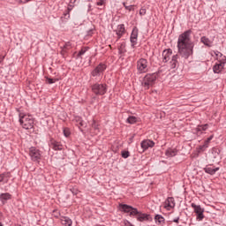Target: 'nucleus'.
Listing matches in <instances>:
<instances>
[{"mask_svg": "<svg viewBox=\"0 0 226 226\" xmlns=\"http://www.w3.org/2000/svg\"><path fill=\"white\" fill-rule=\"evenodd\" d=\"M64 137H68L69 135H71L69 128H64Z\"/></svg>", "mask_w": 226, "mask_h": 226, "instance_id": "nucleus-34", "label": "nucleus"}, {"mask_svg": "<svg viewBox=\"0 0 226 226\" xmlns=\"http://www.w3.org/2000/svg\"><path fill=\"white\" fill-rule=\"evenodd\" d=\"M192 30H187L178 36V54L188 59L193 54V42L192 41Z\"/></svg>", "mask_w": 226, "mask_h": 226, "instance_id": "nucleus-1", "label": "nucleus"}, {"mask_svg": "<svg viewBox=\"0 0 226 226\" xmlns=\"http://www.w3.org/2000/svg\"><path fill=\"white\" fill-rule=\"evenodd\" d=\"M176 154H177V150L176 148H169L166 151V156L172 157V156H176Z\"/></svg>", "mask_w": 226, "mask_h": 226, "instance_id": "nucleus-23", "label": "nucleus"}, {"mask_svg": "<svg viewBox=\"0 0 226 226\" xmlns=\"http://www.w3.org/2000/svg\"><path fill=\"white\" fill-rule=\"evenodd\" d=\"M93 130H94V134L95 135H98V133H100V129L97 127V125H96V124L94 122L92 124L91 132H93Z\"/></svg>", "mask_w": 226, "mask_h": 226, "instance_id": "nucleus-29", "label": "nucleus"}, {"mask_svg": "<svg viewBox=\"0 0 226 226\" xmlns=\"http://www.w3.org/2000/svg\"><path fill=\"white\" fill-rule=\"evenodd\" d=\"M146 14V9H140L139 15H145Z\"/></svg>", "mask_w": 226, "mask_h": 226, "instance_id": "nucleus-40", "label": "nucleus"}, {"mask_svg": "<svg viewBox=\"0 0 226 226\" xmlns=\"http://www.w3.org/2000/svg\"><path fill=\"white\" fill-rule=\"evenodd\" d=\"M92 92L97 96H103L107 93V85L95 83L92 86Z\"/></svg>", "mask_w": 226, "mask_h": 226, "instance_id": "nucleus-6", "label": "nucleus"}, {"mask_svg": "<svg viewBox=\"0 0 226 226\" xmlns=\"http://www.w3.org/2000/svg\"><path fill=\"white\" fill-rule=\"evenodd\" d=\"M10 199H11V194L8 192L0 194V200L3 204H6V201L10 200Z\"/></svg>", "mask_w": 226, "mask_h": 226, "instance_id": "nucleus-19", "label": "nucleus"}, {"mask_svg": "<svg viewBox=\"0 0 226 226\" xmlns=\"http://www.w3.org/2000/svg\"><path fill=\"white\" fill-rule=\"evenodd\" d=\"M213 135L210 136L209 138H207V139L205 141V143H207L209 146V142H211V140H213Z\"/></svg>", "mask_w": 226, "mask_h": 226, "instance_id": "nucleus-37", "label": "nucleus"}, {"mask_svg": "<svg viewBox=\"0 0 226 226\" xmlns=\"http://www.w3.org/2000/svg\"><path fill=\"white\" fill-rule=\"evenodd\" d=\"M120 208L124 213H130L131 216H136L139 222H147L149 220V215L142 214L137 208H133L128 205H120Z\"/></svg>", "mask_w": 226, "mask_h": 226, "instance_id": "nucleus-2", "label": "nucleus"}, {"mask_svg": "<svg viewBox=\"0 0 226 226\" xmlns=\"http://www.w3.org/2000/svg\"><path fill=\"white\" fill-rule=\"evenodd\" d=\"M64 15L66 19H70V11L65 12Z\"/></svg>", "mask_w": 226, "mask_h": 226, "instance_id": "nucleus-41", "label": "nucleus"}, {"mask_svg": "<svg viewBox=\"0 0 226 226\" xmlns=\"http://www.w3.org/2000/svg\"><path fill=\"white\" fill-rule=\"evenodd\" d=\"M0 226H3V223L0 222Z\"/></svg>", "mask_w": 226, "mask_h": 226, "instance_id": "nucleus-48", "label": "nucleus"}, {"mask_svg": "<svg viewBox=\"0 0 226 226\" xmlns=\"http://www.w3.org/2000/svg\"><path fill=\"white\" fill-rule=\"evenodd\" d=\"M124 6L125 8V10H128L129 11H132V10H133V5H126V3H124Z\"/></svg>", "mask_w": 226, "mask_h": 226, "instance_id": "nucleus-35", "label": "nucleus"}, {"mask_svg": "<svg viewBox=\"0 0 226 226\" xmlns=\"http://www.w3.org/2000/svg\"><path fill=\"white\" fill-rule=\"evenodd\" d=\"M209 147V145L207 143H204V145L200 146L198 149V153H202L205 149H207Z\"/></svg>", "mask_w": 226, "mask_h": 226, "instance_id": "nucleus-26", "label": "nucleus"}, {"mask_svg": "<svg viewBox=\"0 0 226 226\" xmlns=\"http://www.w3.org/2000/svg\"><path fill=\"white\" fill-rule=\"evenodd\" d=\"M224 66L225 62L219 61V63H216L213 67L214 73H221Z\"/></svg>", "mask_w": 226, "mask_h": 226, "instance_id": "nucleus-15", "label": "nucleus"}, {"mask_svg": "<svg viewBox=\"0 0 226 226\" xmlns=\"http://www.w3.org/2000/svg\"><path fill=\"white\" fill-rule=\"evenodd\" d=\"M107 70V65L103 64H100L93 72H92V77H95V80H101L102 79V73H103V71Z\"/></svg>", "mask_w": 226, "mask_h": 226, "instance_id": "nucleus-7", "label": "nucleus"}, {"mask_svg": "<svg viewBox=\"0 0 226 226\" xmlns=\"http://www.w3.org/2000/svg\"><path fill=\"white\" fill-rule=\"evenodd\" d=\"M138 38H139V28L134 27L132 29V32L131 37H130V41H131V43H132V47H135V45H137Z\"/></svg>", "mask_w": 226, "mask_h": 226, "instance_id": "nucleus-10", "label": "nucleus"}, {"mask_svg": "<svg viewBox=\"0 0 226 226\" xmlns=\"http://www.w3.org/2000/svg\"><path fill=\"white\" fill-rule=\"evenodd\" d=\"M19 123L25 130H31L34 125V119L31 115L19 113Z\"/></svg>", "mask_w": 226, "mask_h": 226, "instance_id": "nucleus-3", "label": "nucleus"}, {"mask_svg": "<svg viewBox=\"0 0 226 226\" xmlns=\"http://www.w3.org/2000/svg\"><path fill=\"white\" fill-rule=\"evenodd\" d=\"M200 41L203 43V45H206V47H213V40H210L206 36H202L200 38Z\"/></svg>", "mask_w": 226, "mask_h": 226, "instance_id": "nucleus-18", "label": "nucleus"}, {"mask_svg": "<svg viewBox=\"0 0 226 226\" xmlns=\"http://www.w3.org/2000/svg\"><path fill=\"white\" fill-rule=\"evenodd\" d=\"M104 3L105 2L103 0H100L99 2H97V6H103Z\"/></svg>", "mask_w": 226, "mask_h": 226, "instance_id": "nucleus-39", "label": "nucleus"}, {"mask_svg": "<svg viewBox=\"0 0 226 226\" xmlns=\"http://www.w3.org/2000/svg\"><path fill=\"white\" fill-rule=\"evenodd\" d=\"M87 50H89V48L81 49V50L78 54V57H80V56H84L86 52H87Z\"/></svg>", "mask_w": 226, "mask_h": 226, "instance_id": "nucleus-32", "label": "nucleus"}, {"mask_svg": "<svg viewBox=\"0 0 226 226\" xmlns=\"http://www.w3.org/2000/svg\"><path fill=\"white\" fill-rule=\"evenodd\" d=\"M3 220V213L0 212V222Z\"/></svg>", "mask_w": 226, "mask_h": 226, "instance_id": "nucleus-43", "label": "nucleus"}, {"mask_svg": "<svg viewBox=\"0 0 226 226\" xmlns=\"http://www.w3.org/2000/svg\"><path fill=\"white\" fill-rule=\"evenodd\" d=\"M216 56H217V57H218L219 56H222V53L218 52V53L216 54Z\"/></svg>", "mask_w": 226, "mask_h": 226, "instance_id": "nucleus-46", "label": "nucleus"}, {"mask_svg": "<svg viewBox=\"0 0 226 226\" xmlns=\"http://www.w3.org/2000/svg\"><path fill=\"white\" fill-rule=\"evenodd\" d=\"M157 75L153 73V74H147L141 85L143 86L144 89H149V87H153L154 86V82H156Z\"/></svg>", "mask_w": 226, "mask_h": 226, "instance_id": "nucleus-4", "label": "nucleus"}, {"mask_svg": "<svg viewBox=\"0 0 226 226\" xmlns=\"http://www.w3.org/2000/svg\"><path fill=\"white\" fill-rule=\"evenodd\" d=\"M115 33L117 36V40L123 37V35L126 33V28H124V25H118L117 29L115 30Z\"/></svg>", "mask_w": 226, "mask_h": 226, "instance_id": "nucleus-13", "label": "nucleus"}, {"mask_svg": "<svg viewBox=\"0 0 226 226\" xmlns=\"http://www.w3.org/2000/svg\"><path fill=\"white\" fill-rule=\"evenodd\" d=\"M173 222H175V223H177L179 222V219H175Z\"/></svg>", "mask_w": 226, "mask_h": 226, "instance_id": "nucleus-44", "label": "nucleus"}, {"mask_svg": "<svg viewBox=\"0 0 226 226\" xmlns=\"http://www.w3.org/2000/svg\"><path fill=\"white\" fill-rule=\"evenodd\" d=\"M127 123H129V124H135V123H139V118H137L136 117L131 116L127 118Z\"/></svg>", "mask_w": 226, "mask_h": 226, "instance_id": "nucleus-24", "label": "nucleus"}, {"mask_svg": "<svg viewBox=\"0 0 226 226\" xmlns=\"http://www.w3.org/2000/svg\"><path fill=\"white\" fill-rule=\"evenodd\" d=\"M135 136H132L131 139H130V142H133V138H134Z\"/></svg>", "mask_w": 226, "mask_h": 226, "instance_id": "nucleus-45", "label": "nucleus"}, {"mask_svg": "<svg viewBox=\"0 0 226 226\" xmlns=\"http://www.w3.org/2000/svg\"><path fill=\"white\" fill-rule=\"evenodd\" d=\"M62 222V225L64 226H72V224L73 223V222H72V219H70V217H63L61 219Z\"/></svg>", "mask_w": 226, "mask_h": 226, "instance_id": "nucleus-22", "label": "nucleus"}, {"mask_svg": "<svg viewBox=\"0 0 226 226\" xmlns=\"http://www.w3.org/2000/svg\"><path fill=\"white\" fill-rule=\"evenodd\" d=\"M46 82H47V84H55V82H57V79L47 78Z\"/></svg>", "mask_w": 226, "mask_h": 226, "instance_id": "nucleus-33", "label": "nucleus"}, {"mask_svg": "<svg viewBox=\"0 0 226 226\" xmlns=\"http://www.w3.org/2000/svg\"><path fill=\"white\" fill-rule=\"evenodd\" d=\"M75 122L77 123V126H84V122L80 117H76Z\"/></svg>", "mask_w": 226, "mask_h": 226, "instance_id": "nucleus-27", "label": "nucleus"}, {"mask_svg": "<svg viewBox=\"0 0 226 226\" xmlns=\"http://www.w3.org/2000/svg\"><path fill=\"white\" fill-rule=\"evenodd\" d=\"M204 170L207 174H210L211 176H214V174H216L218 170H220V168H213L211 166H207L204 168Z\"/></svg>", "mask_w": 226, "mask_h": 226, "instance_id": "nucleus-17", "label": "nucleus"}, {"mask_svg": "<svg viewBox=\"0 0 226 226\" xmlns=\"http://www.w3.org/2000/svg\"><path fill=\"white\" fill-rule=\"evenodd\" d=\"M140 146L143 148V151H147L149 147H154V142L151 139H144L141 141Z\"/></svg>", "mask_w": 226, "mask_h": 226, "instance_id": "nucleus-14", "label": "nucleus"}, {"mask_svg": "<svg viewBox=\"0 0 226 226\" xmlns=\"http://www.w3.org/2000/svg\"><path fill=\"white\" fill-rule=\"evenodd\" d=\"M154 222L157 225H163L165 223V218L160 215L154 216Z\"/></svg>", "mask_w": 226, "mask_h": 226, "instance_id": "nucleus-20", "label": "nucleus"}, {"mask_svg": "<svg viewBox=\"0 0 226 226\" xmlns=\"http://www.w3.org/2000/svg\"><path fill=\"white\" fill-rule=\"evenodd\" d=\"M170 56H172V49H164L162 51V61L163 63H168L169 60L170 59Z\"/></svg>", "mask_w": 226, "mask_h": 226, "instance_id": "nucleus-16", "label": "nucleus"}, {"mask_svg": "<svg viewBox=\"0 0 226 226\" xmlns=\"http://www.w3.org/2000/svg\"><path fill=\"white\" fill-rule=\"evenodd\" d=\"M77 0H71L69 4H72L73 6V4H75Z\"/></svg>", "mask_w": 226, "mask_h": 226, "instance_id": "nucleus-42", "label": "nucleus"}, {"mask_svg": "<svg viewBox=\"0 0 226 226\" xmlns=\"http://www.w3.org/2000/svg\"><path fill=\"white\" fill-rule=\"evenodd\" d=\"M207 124H204V125H199L197 127V132H206V130L207 129Z\"/></svg>", "mask_w": 226, "mask_h": 226, "instance_id": "nucleus-30", "label": "nucleus"}, {"mask_svg": "<svg viewBox=\"0 0 226 226\" xmlns=\"http://www.w3.org/2000/svg\"><path fill=\"white\" fill-rule=\"evenodd\" d=\"M118 50H119L120 54H124V52H126V43L123 42L119 46Z\"/></svg>", "mask_w": 226, "mask_h": 226, "instance_id": "nucleus-25", "label": "nucleus"}, {"mask_svg": "<svg viewBox=\"0 0 226 226\" xmlns=\"http://www.w3.org/2000/svg\"><path fill=\"white\" fill-rule=\"evenodd\" d=\"M136 68L138 73H147L149 72V62L147 59L140 58L137 61Z\"/></svg>", "mask_w": 226, "mask_h": 226, "instance_id": "nucleus-5", "label": "nucleus"}, {"mask_svg": "<svg viewBox=\"0 0 226 226\" xmlns=\"http://www.w3.org/2000/svg\"><path fill=\"white\" fill-rule=\"evenodd\" d=\"M176 207V202L174 201V198L170 197L167 199V200L163 204L164 209H167V211H170V209H173V207Z\"/></svg>", "mask_w": 226, "mask_h": 226, "instance_id": "nucleus-11", "label": "nucleus"}, {"mask_svg": "<svg viewBox=\"0 0 226 226\" xmlns=\"http://www.w3.org/2000/svg\"><path fill=\"white\" fill-rule=\"evenodd\" d=\"M73 10V5L72 4H69L67 11H72Z\"/></svg>", "mask_w": 226, "mask_h": 226, "instance_id": "nucleus-38", "label": "nucleus"}, {"mask_svg": "<svg viewBox=\"0 0 226 226\" xmlns=\"http://www.w3.org/2000/svg\"><path fill=\"white\" fill-rule=\"evenodd\" d=\"M1 183H8V175H0V185Z\"/></svg>", "mask_w": 226, "mask_h": 226, "instance_id": "nucleus-28", "label": "nucleus"}, {"mask_svg": "<svg viewBox=\"0 0 226 226\" xmlns=\"http://www.w3.org/2000/svg\"><path fill=\"white\" fill-rule=\"evenodd\" d=\"M49 147L54 151H63V144L61 142L56 141V139H51L49 141Z\"/></svg>", "mask_w": 226, "mask_h": 226, "instance_id": "nucleus-12", "label": "nucleus"}, {"mask_svg": "<svg viewBox=\"0 0 226 226\" xmlns=\"http://www.w3.org/2000/svg\"><path fill=\"white\" fill-rule=\"evenodd\" d=\"M177 66V55L172 56V59L170 62V67L171 70H174Z\"/></svg>", "mask_w": 226, "mask_h": 226, "instance_id": "nucleus-21", "label": "nucleus"}, {"mask_svg": "<svg viewBox=\"0 0 226 226\" xmlns=\"http://www.w3.org/2000/svg\"><path fill=\"white\" fill-rule=\"evenodd\" d=\"M191 206L194 209L197 220H199V222H202V220H204V208H201L200 205H195V203H192Z\"/></svg>", "mask_w": 226, "mask_h": 226, "instance_id": "nucleus-8", "label": "nucleus"}, {"mask_svg": "<svg viewBox=\"0 0 226 226\" xmlns=\"http://www.w3.org/2000/svg\"><path fill=\"white\" fill-rule=\"evenodd\" d=\"M29 154L33 162H40V160L41 159V152L36 149V147H31Z\"/></svg>", "mask_w": 226, "mask_h": 226, "instance_id": "nucleus-9", "label": "nucleus"}, {"mask_svg": "<svg viewBox=\"0 0 226 226\" xmlns=\"http://www.w3.org/2000/svg\"><path fill=\"white\" fill-rule=\"evenodd\" d=\"M3 59H4V57H0V63L3 62Z\"/></svg>", "mask_w": 226, "mask_h": 226, "instance_id": "nucleus-47", "label": "nucleus"}, {"mask_svg": "<svg viewBox=\"0 0 226 226\" xmlns=\"http://www.w3.org/2000/svg\"><path fill=\"white\" fill-rule=\"evenodd\" d=\"M72 49V43L66 42L65 45L64 46V49L62 50V54L66 52V50Z\"/></svg>", "mask_w": 226, "mask_h": 226, "instance_id": "nucleus-31", "label": "nucleus"}, {"mask_svg": "<svg viewBox=\"0 0 226 226\" xmlns=\"http://www.w3.org/2000/svg\"><path fill=\"white\" fill-rule=\"evenodd\" d=\"M128 156H130V152H128V151L122 152L123 158H128Z\"/></svg>", "mask_w": 226, "mask_h": 226, "instance_id": "nucleus-36", "label": "nucleus"}]
</instances>
